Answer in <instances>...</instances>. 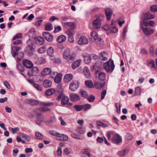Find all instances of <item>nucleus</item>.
<instances>
[{"mask_svg": "<svg viewBox=\"0 0 157 157\" xmlns=\"http://www.w3.org/2000/svg\"><path fill=\"white\" fill-rule=\"evenodd\" d=\"M103 67L107 72H112L115 67L113 61L110 59L108 61L104 63Z\"/></svg>", "mask_w": 157, "mask_h": 157, "instance_id": "nucleus-1", "label": "nucleus"}, {"mask_svg": "<svg viewBox=\"0 0 157 157\" xmlns=\"http://www.w3.org/2000/svg\"><path fill=\"white\" fill-rule=\"evenodd\" d=\"M141 29L146 35H147V14L145 13L141 22Z\"/></svg>", "mask_w": 157, "mask_h": 157, "instance_id": "nucleus-2", "label": "nucleus"}, {"mask_svg": "<svg viewBox=\"0 0 157 157\" xmlns=\"http://www.w3.org/2000/svg\"><path fill=\"white\" fill-rule=\"evenodd\" d=\"M63 56L64 59L68 61L73 60L75 59V57L71 54L70 50L69 48H67L65 50Z\"/></svg>", "mask_w": 157, "mask_h": 157, "instance_id": "nucleus-3", "label": "nucleus"}, {"mask_svg": "<svg viewBox=\"0 0 157 157\" xmlns=\"http://www.w3.org/2000/svg\"><path fill=\"white\" fill-rule=\"evenodd\" d=\"M79 82L77 80H74L71 82L69 85V89L71 91L76 90L79 86Z\"/></svg>", "mask_w": 157, "mask_h": 157, "instance_id": "nucleus-4", "label": "nucleus"}, {"mask_svg": "<svg viewBox=\"0 0 157 157\" xmlns=\"http://www.w3.org/2000/svg\"><path fill=\"white\" fill-rule=\"evenodd\" d=\"M103 17H97L93 23V27L96 29H100L101 27V23Z\"/></svg>", "mask_w": 157, "mask_h": 157, "instance_id": "nucleus-5", "label": "nucleus"}, {"mask_svg": "<svg viewBox=\"0 0 157 157\" xmlns=\"http://www.w3.org/2000/svg\"><path fill=\"white\" fill-rule=\"evenodd\" d=\"M88 43V40L86 36H81L78 41V44L79 45L86 44Z\"/></svg>", "mask_w": 157, "mask_h": 157, "instance_id": "nucleus-6", "label": "nucleus"}, {"mask_svg": "<svg viewBox=\"0 0 157 157\" xmlns=\"http://www.w3.org/2000/svg\"><path fill=\"white\" fill-rule=\"evenodd\" d=\"M105 82H101L99 81L94 82V84L93 87L98 89H100L102 88L105 85Z\"/></svg>", "mask_w": 157, "mask_h": 157, "instance_id": "nucleus-7", "label": "nucleus"}, {"mask_svg": "<svg viewBox=\"0 0 157 157\" xmlns=\"http://www.w3.org/2000/svg\"><path fill=\"white\" fill-rule=\"evenodd\" d=\"M43 37L48 41L51 42L53 40V36L50 33L44 32L43 33Z\"/></svg>", "mask_w": 157, "mask_h": 157, "instance_id": "nucleus-8", "label": "nucleus"}, {"mask_svg": "<svg viewBox=\"0 0 157 157\" xmlns=\"http://www.w3.org/2000/svg\"><path fill=\"white\" fill-rule=\"evenodd\" d=\"M96 76L101 81H104L106 75L104 72L97 71L95 73Z\"/></svg>", "mask_w": 157, "mask_h": 157, "instance_id": "nucleus-9", "label": "nucleus"}, {"mask_svg": "<svg viewBox=\"0 0 157 157\" xmlns=\"http://www.w3.org/2000/svg\"><path fill=\"white\" fill-rule=\"evenodd\" d=\"M53 74L55 75L54 81L55 83H59L60 82L62 77V75L61 73H58L56 72H53Z\"/></svg>", "mask_w": 157, "mask_h": 157, "instance_id": "nucleus-10", "label": "nucleus"}, {"mask_svg": "<svg viewBox=\"0 0 157 157\" xmlns=\"http://www.w3.org/2000/svg\"><path fill=\"white\" fill-rule=\"evenodd\" d=\"M23 63L25 67L28 68L32 67L33 65V63L31 61L27 59H24L23 60Z\"/></svg>", "mask_w": 157, "mask_h": 157, "instance_id": "nucleus-11", "label": "nucleus"}, {"mask_svg": "<svg viewBox=\"0 0 157 157\" xmlns=\"http://www.w3.org/2000/svg\"><path fill=\"white\" fill-rule=\"evenodd\" d=\"M115 22L114 21L112 20L111 23L109 26V30L112 33H116L117 32L118 30V28H117L114 25Z\"/></svg>", "mask_w": 157, "mask_h": 157, "instance_id": "nucleus-12", "label": "nucleus"}, {"mask_svg": "<svg viewBox=\"0 0 157 157\" xmlns=\"http://www.w3.org/2000/svg\"><path fill=\"white\" fill-rule=\"evenodd\" d=\"M113 136L112 140L114 143H118L121 141V138L118 134L113 135Z\"/></svg>", "mask_w": 157, "mask_h": 157, "instance_id": "nucleus-13", "label": "nucleus"}, {"mask_svg": "<svg viewBox=\"0 0 157 157\" xmlns=\"http://www.w3.org/2000/svg\"><path fill=\"white\" fill-rule=\"evenodd\" d=\"M70 97L71 100L73 101H77L80 99L79 96L78 94L75 93L71 94Z\"/></svg>", "mask_w": 157, "mask_h": 157, "instance_id": "nucleus-14", "label": "nucleus"}, {"mask_svg": "<svg viewBox=\"0 0 157 157\" xmlns=\"http://www.w3.org/2000/svg\"><path fill=\"white\" fill-rule=\"evenodd\" d=\"M56 139L57 140L61 141H66L68 140V136L65 134H61L59 133Z\"/></svg>", "mask_w": 157, "mask_h": 157, "instance_id": "nucleus-15", "label": "nucleus"}, {"mask_svg": "<svg viewBox=\"0 0 157 157\" xmlns=\"http://www.w3.org/2000/svg\"><path fill=\"white\" fill-rule=\"evenodd\" d=\"M99 57L100 59L104 61H106L108 59V55L105 52L103 51L101 52L100 55Z\"/></svg>", "mask_w": 157, "mask_h": 157, "instance_id": "nucleus-16", "label": "nucleus"}, {"mask_svg": "<svg viewBox=\"0 0 157 157\" xmlns=\"http://www.w3.org/2000/svg\"><path fill=\"white\" fill-rule=\"evenodd\" d=\"M26 53L29 56L32 55L34 52V48L33 47H27L25 49Z\"/></svg>", "mask_w": 157, "mask_h": 157, "instance_id": "nucleus-17", "label": "nucleus"}, {"mask_svg": "<svg viewBox=\"0 0 157 157\" xmlns=\"http://www.w3.org/2000/svg\"><path fill=\"white\" fill-rule=\"evenodd\" d=\"M63 24L66 27L69 28V29H75V27L73 22H64Z\"/></svg>", "mask_w": 157, "mask_h": 157, "instance_id": "nucleus-18", "label": "nucleus"}, {"mask_svg": "<svg viewBox=\"0 0 157 157\" xmlns=\"http://www.w3.org/2000/svg\"><path fill=\"white\" fill-rule=\"evenodd\" d=\"M105 12L107 19L110 20L113 13L112 10L109 8H107L105 9Z\"/></svg>", "mask_w": 157, "mask_h": 157, "instance_id": "nucleus-19", "label": "nucleus"}, {"mask_svg": "<svg viewBox=\"0 0 157 157\" xmlns=\"http://www.w3.org/2000/svg\"><path fill=\"white\" fill-rule=\"evenodd\" d=\"M98 34L96 32L94 31H92L90 33L91 41L93 42H94L96 39L98 37Z\"/></svg>", "mask_w": 157, "mask_h": 157, "instance_id": "nucleus-20", "label": "nucleus"}, {"mask_svg": "<svg viewBox=\"0 0 157 157\" xmlns=\"http://www.w3.org/2000/svg\"><path fill=\"white\" fill-rule=\"evenodd\" d=\"M73 76L72 74H67L65 75L64 78V81L67 82H68L71 81L72 79Z\"/></svg>", "mask_w": 157, "mask_h": 157, "instance_id": "nucleus-21", "label": "nucleus"}, {"mask_svg": "<svg viewBox=\"0 0 157 157\" xmlns=\"http://www.w3.org/2000/svg\"><path fill=\"white\" fill-rule=\"evenodd\" d=\"M47 54L49 56L50 58H51L53 56L54 54V49L52 47H50L47 50Z\"/></svg>", "mask_w": 157, "mask_h": 157, "instance_id": "nucleus-22", "label": "nucleus"}, {"mask_svg": "<svg viewBox=\"0 0 157 157\" xmlns=\"http://www.w3.org/2000/svg\"><path fill=\"white\" fill-rule=\"evenodd\" d=\"M52 71L50 68L47 67L43 69L42 72L43 76L47 75L51 73Z\"/></svg>", "mask_w": 157, "mask_h": 157, "instance_id": "nucleus-23", "label": "nucleus"}, {"mask_svg": "<svg viewBox=\"0 0 157 157\" xmlns=\"http://www.w3.org/2000/svg\"><path fill=\"white\" fill-rule=\"evenodd\" d=\"M129 152L128 149H125L122 150H121L118 151L117 154L120 156H123L127 154Z\"/></svg>", "mask_w": 157, "mask_h": 157, "instance_id": "nucleus-24", "label": "nucleus"}, {"mask_svg": "<svg viewBox=\"0 0 157 157\" xmlns=\"http://www.w3.org/2000/svg\"><path fill=\"white\" fill-rule=\"evenodd\" d=\"M20 49V48L19 47L13 46L12 48V50L13 52L12 54L13 57L17 56L18 55L17 51Z\"/></svg>", "mask_w": 157, "mask_h": 157, "instance_id": "nucleus-25", "label": "nucleus"}, {"mask_svg": "<svg viewBox=\"0 0 157 157\" xmlns=\"http://www.w3.org/2000/svg\"><path fill=\"white\" fill-rule=\"evenodd\" d=\"M66 40V37L64 35H61L57 38V41L59 43H62L64 42Z\"/></svg>", "mask_w": 157, "mask_h": 157, "instance_id": "nucleus-26", "label": "nucleus"}, {"mask_svg": "<svg viewBox=\"0 0 157 157\" xmlns=\"http://www.w3.org/2000/svg\"><path fill=\"white\" fill-rule=\"evenodd\" d=\"M36 41L37 44L41 45L44 42V40L41 37H38L35 39Z\"/></svg>", "mask_w": 157, "mask_h": 157, "instance_id": "nucleus-27", "label": "nucleus"}, {"mask_svg": "<svg viewBox=\"0 0 157 157\" xmlns=\"http://www.w3.org/2000/svg\"><path fill=\"white\" fill-rule=\"evenodd\" d=\"M84 73L86 78H89L90 77V74L88 68L87 67H84L83 70Z\"/></svg>", "mask_w": 157, "mask_h": 157, "instance_id": "nucleus-28", "label": "nucleus"}, {"mask_svg": "<svg viewBox=\"0 0 157 157\" xmlns=\"http://www.w3.org/2000/svg\"><path fill=\"white\" fill-rule=\"evenodd\" d=\"M52 82L50 80H45L44 81L43 85L46 88H48L51 86L52 85Z\"/></svg>", "mask_w": 157, "mask_h": 157, "instance_id": "nucleus-29", "label": "nucleus"}, {"mask_svg": "<svg viewBox=\"0 0 157 157\" xmlns=\"http://www.w3.org/2000/svg\"><path fill=\"white\" fill-rule=\"evenodd\" d=\"M81 60L79 59L78 60L76 61L75 62L72 64L71 67L72 68L73 70L75 69L77 67L79 66L81 63Z\"/></svg>", "mask_w": 157, "mask_h": 157, "instance_id": "nucleus-30", "label": "nucleus"}, {"mask_svg": "<svg viewBox=\"0 0 157 157\" xmlns=\"http://www.w3.org/2000/svg\"><path fill=\"white\" fill-rule=\"evenodd\" d=\"M148 67L151 68H155V65L154 61L151 59L148 61Z\"/></svg>", "mask_w": 157, "mask_h": 157, "instance_id": "nucleus-31", "label": "nucleus"}, {"mask_svg": "<svg viewBox=\"0 0 157 157\" xmlns=\"http://www.w3.org/2000/svg\"><path fill=\"white\" fill-rule=\"evenodd\" d=\"M55 90L54 89H50L46 90L45 94L46 95L50 96L54 93Z\"/></svg>", "mask_w": 157, "mask_h": 157, "instance_id": "nucleus-32", "label": "nucleus"}, {"mask_svg": "<svg viewBox=\"0 0 157 157\" xmlns=\"http://www.w3.org/2000/svg\"><path fill=\"white\" fill-rule=\"evenodd\" d=\"M69 101V98L67 96H64L63 97L61 102L62 105L66 104Z\"/></svg>", "mask_w": 157, "mask_h": 157, "instance_id": "nucleus-33", "label": "nucleus"}, {"mask_svg": "<svg viewBox=\"0 0 157 157\" xmlns=\"http://www.w3.org/2000/svg\"><path fill=\"white\" fill-rule=\"evenodd\" d=\"M84 60L85 63L89 64L91 62V59L89 55H86L83 56Z\"/></svg>", "mask_w": 157, "mask_h": 157, "instance_id": "nucleus-34", "label": "nucleus"}, {"mask_svg": "<svg viewBox=\"0 0 157 157\" xmlns=\"http://www.w3.org/2000/svg\"><path fill=\"white\" fill-rule=\"evenodd\" d=\"M33 86L37 90L40 91H41L43 90V88L41 85L39 84H37L35 83L33 84Z\"/></svg>", "mask_w": 157, "mask_h": 157, "instance_id": "nucleus-35", "label": "nucleus"}, {"mask_svg": "<svg viewBox=\"0 0 157 157\" xmlns=\"http://www.w3.org/2000/svg\"><path fill=\"white\" fill-rule=\"evenodd\" d=\"M29 103L32 105H36L39 104V101L37 100H33V99H30L29 101Z\"/></svg>", "mask_w": 157, "mask_h": 157, "instance_id": "nucleus-36", "label": "nucleus"}, {"mask_svg": "<svg viewBox=\"0 0 157 157\" xmlns=\"http://www.w3.org/2000/svg\"><path fill=\"white\" fill-rule=\"evenodd\" d=\"M46 51V47L45 46H43L38 49L37 52L40 54H42L44 53Z\"/></svg>", "mask_w": 157, "mask_h": 157, "instance_id": "nucleus-37", "label": "nucleus"}, {"mask_svg": "<svg viewBox=\"0 0 157 157\" xmlns=\"http://www.w3.org/2000/svg\"><path fill=\"white\" fill-rule=\"evenodd\" d=\"M79 94L83 97L87 98L88 97V94L85 90H81L79 91Z\"/></svg>", "mask_w": 157, "mask_h": 157, "instance_id": "nucleus-38", "label": "nucleus"}, {"mask_svg": "<svg viewBox=\"0 0 157 157\" xmlns=\"http://www.w3.org/2000/svg\"><path fill=\"white\" fill-rule=\"evenodd\" d=\"M74 29H68L66 31V33L69 36H72L75 34Z\"/></svg>", "mask_w": 157, "mask_h": 157, "instance_id": "nucleus-39", "label": "nucleus"}, {"mask_svg": "<svg viewBox=\"0 0 157 157\" xmlns=\"http://www.w3.org/2000/svg\"><path fill=\"white\" fill-rule=\"evenodd\" d=\"M53 29L52 25L50 23H48L46 24L45 27V29L48 31H50Z\"/></svg>", "mask_w": 157, "mask_h": 157, "instance_id": "nucleus-40", "label": "nucleus"}, {"mask_svg": "<svg viewBox=\"0 0 157 157\" xmlns=\"http://www.w3.org/2000/svg\"><path fill=\"white\" fill-rule=\"evenodd\" d=\"M150 10L153 13L157 12V5L151 6L150 7Z\"/></svg>", "mask_w": 157, "mask_h": 157, "instance_id": "nucleus-41", "label": "nucleus"}, {"mask_svg": "<svg viewBox=\"0 0 157 157\" xmlns=\"http://www.w3.org/2000/svg\"><path fill=\"white\" fill-rule=\"evenodd\" d=\"M71 149L70 147H66L63 150V152L66 155H68L71 153Z\"/></svg>", "mask_w": 157, "mask_h": 157, "instance_id": "nucleus-42", "label": "nucleus"}, {"mask_svg": "<svg viewBox=\"0 0 157 157\" xmlns=\"http://www.w3.org/2000/svg\"><path fill=\"white\" fill-rule=\"evenodd\" d=\"M39 110L41 112H45L46 111H50L51 110V109L50 108L47 107L45 106H44L39 108Z\"/></svg>", "mask_w": 157, "mask_h": 157, "instance_id": "nucleus-43", "label": "nucleus"}, {"mask_svg": "<svg viewBox=\"0 0 157 157\" xmlns=\"http://www.w3.org/2000/svg\"><path fill=\"white\" fill-rule=\"evenodd\" d=\"M35 138L38 140L42 139L43 137V136L39 132H36L35 133Z\"/></svg>", "mask_w": 157, "mask_h": 157, "instance_id": "nucleus-44", "label": "nucleus"}, {"mask_svg": "<svg viewBox=\"0 0 157 157\" xmlns=\"http://www.w3.org/2000/svg\"><path fill=\"white\" fill-rule=\"evenodd\" d=\"M94 42L99 45H102L103 43V40L100 37H98Z\"/></svg>", "mask_w": 157, "mask_h": 157, "instance_id": "nucleus-45", "label": "nucleus"}, {"mask_svg": "<svg viewBox=\"0 0 157 157\" xmlns=\"http://www.w3.org/2000/svg\"><path fill=\"white\" fill-rule=\"evenodd\" d=\"M46 60L45 59L42 57H39L38 59V63L39 64H41L45 63Z\"/></svg>", "mask_w": 157, "mask_h": 157, "instance_id": "nucleus-46", "label": "nucleus"}, {"mask_svg": "<svg viewBox=\"0 0 157 157\" xmlns=\"http://www.w3.org/2000/svg\"><path fill=\"white\" fill-rule=\"evenodd\" d=\"M116 107L117 109V113L119 114L121 113V106L120 105V103L119 102H117L115 104Z\"/></svg>", "mask_w": 157, "mask_h": 157, "instance_id": "nucleus-47", "label": "nucleus"}, {"mask_svg": "<svg viewBox=\"0 0 157 157\" xmlns=\"http://www.w3.org/2000/svg\"><path fill=\"white\" fill-rule=\"evenodd\" d=\"M41 114L40 113H37L36 114V116L37 117V120L36 121V123L38 125H40V124L41 121H42V120L40 117H41Z\"/></svg>", "mask_w": 157, "mask_h": 157, "instance_id": "nucleus-48", "label": "nucleus"}, {"mask_svg": "<svg viewBox=\"0 0 157 157\" xmlns=\"http://www.w3.org/2000/svg\"><path fill=\"white\" fill-rule=\"evenodd\" d=\"M71 135L72 138L76 139L78 140H82V137L80 136L79 135L75 133H72Z\"/></svg>", "mask_w": 157, "mask_h": 157, "instance_id": "nucleus-49", "label": "nucleus"}, {"mask_svg": "<svg viewBox=\"0 0 157 157\" xmlns=\"http://www.w3.org/2000/svg\"><path fill=\"white\" fill-rule=\"evenodd\" d=\"M85 84L88 87L91 88L93 87V83L90 80H86L85 81Z\"/></svg>", "mask_w": 157, "mask_h": 157, "instance_id": "nucleus-50", "label": "nucleus"}, {"mask_svg": "<svg viewBox=\"0 0 157 157\" xmlns=\"http://www.w3.org/2000/svg\"><path fill=\"white\" fill-rule=\"evenodd\" d=\"M74 108L77 111H80L83 108V106L81 105H75L74 106Z\"/></svg>", "mask_w": 157, "mask_h": 157, "instance_id": "nucleus-51", "label": "nucleus"}, {"mask_svg": "<svg viewBox=\"0 0 157 157\" xmlns=\"http://www.w3.org/2000/svg\"><path fill=\"white\" fill-rule=\"evenodd\" d=\"M140 89L139 87H137L136 88L135 91L134 95H138L140 93Z\"/></svg>", "mask_w": 157, "mask_h": 157, "instance_id": "nucleus-52", "label": "nucleus"}, {"mask_svg": "<svg viewBox=\"0 0 157 157\" xmlns=\"http://www.w3.org/2000/svg\"><path fill=\"white\" fill-rule=\"evenodd\" d=\"M49 133L51 135L55 136L57 138L59 133L54 130H50L49 131Z\"/></svg>", "mask_w": 157, "mask_h": 157, "instance_id": "nucleus-53", "label": "nucleus"}, {"mask_svg": "<svg viewBox=\"0 0 157 157\" xmlns=\"http://www.w3.org/2000/svg\"><path fill=\"white\" fill-rule=\"evenodd\" d=\"M17 67L19 71L21 72H23L25 70V69L24 67L21 64H18L17 65Z\"/></svg>", "mask_w": 157, "mask_h": 157, "instance_id": "nucleus-54", "label": "nucleus"}, {"mask_svg": "<svg viewBox=\"0 0 157 157\" xmlns=\"http://www.w3.org/2000/svg\"><path fill=\"white\" fill-rule=\"evenodd\" d=\"M127 27H128V26L127 25L125 26L123 29V32H122V36L123 39H124L125 38V36H126L125 33L127 31Z\"/></svg>", "mask_w": 157, "mask_h": 157, "instance_id": "nucleus-55", "label": "nucleus"}, {"mask_svg": "<svg viewBox=\"0 0 157 157\" xmlns=\"http://www.w3.org/2000/svg\"><path fill=\"white\" fill-rule=\"evenodd\" d=\"M155 17V15L153 13H151L150 12H148V20L152 19Z\"/></svg>", "mask_w": 157, "mask_h": 157, "instance_id": "nucleus-56", "label": "nucleus"}, {"mask_svg": "<svg viewBox=\"0 0 157 157\" xmlns=\"http://www.w3.org/2000/svg\"><path fill=\"white\" fill-rule=\"evenodd\" d=\"M91 105L90 104H86L83 106V108L84 110L86 111L88 109H90L91 108Z\"/></svg>", "mask_w": 157, "mask_h": 157, "instance_id": "nucleus-57", "label": "nucleus"}, {"mask_svg": "<svg viewBox=\"0 0 157 157\" xmlns=\"http://www.w3.org/2000/svg\"><path fill=\"white\" fill-rule=\"evenodd\" d=\"M35 29H32L29 30V32L28 33V34L30 36H33V35L35 34Z\"/></svg>", "mask_w": 157, "mask_h": 157, "instance_id": "nucleus-58", "label": "nucleus"}, {"mask_svg": "<svg viewBox=\"0 0 157 157\" xmlns=\"http://www.w3.org/2000/svg\"><path fill=\"white\" fill-rule=\"evenodd\" d=\"M41 105L45 106H51V105H53V103L52 102H51L50 103H45V102H42L41 103Z\"/></svg>", "mask_w": 157, "mask_h": 157, "instance_id": "nucleus-59", "label": "nucleus"}, {"mask_svg": "<svg viewBox=\"0 0 157 157\" xmlns=\"http://www.w3.org/2000/svg\"><path fill=\"white\" fill-rule=\"evenodd\" d=\"M53 62L56 63H59L61 62L60 59L59 58H54L53 59H51Z\"/></svg>", "mask_w": 157, "mask_h": 157, "instance_id": "nucleus-60", "label": "nucleus"}, {"mask_svg": "<svg viewBox=\"0 0 157 157\" xmlns=\"http://www.w3.org/2000/svg\"><path fill=\"white\" fill-rule=\"evenodd\" d=\"M155 25V23L152 21H148V26L153 27Z\"/></svg>", "mask_w": 157, "mask_h": 157, "instance_id": "nucleus-61", "label": "nucleus"}, {"mask_svg": "<svg viewBox=\"0 0 157 157\" xmlns=\"http://www.w3.org/2000/svg\"><path fill=\"white\" fill-rule=\"evenodd\" d=\"M106 93V90H104L102 91L101 94V100L104 99Z\"/></svg>", "mask_w": 157, "mask_h": 157, "instance_id": "nucleus-62", "label": "nucleus"}, {"mask_svg": "<svg viewBox=\"0 0 157 157\" xmlns=\"http://www.w3.org/2000/svg\"><path fill=\"white\" fill-rule=\"evenodd\" d=\"M27 43L28 45L27 47H33V41L30 39L29 40L27 41Z\"/></svg>", "mask_w": 157, "mask_h": 157, "instance_id": "nucleus-63", "label": "nucleus"}, {"mask_svg": "<svg viewBox=\"0 0 157 157\" xmlns=\"http://www.w3.org/2000/svg\"><path fill=\"white\" fill-rule=\"evenodd\" d=\"M95 99V97L93 95H91L87 98L88 100L90 102H93Z\"/></svg>", "mask_w": 157, "mask_h": 157, "instance_id": "nucleus-64", "label": "nucleus"}]
</instances>
